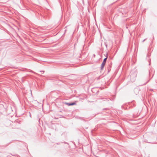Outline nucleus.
Masks as SVG:
<instances>
[{
	"instance_id": "f257e3e1",
	"label": "nucleus",
	"mask_w": 157,
	"mask_h": 157,
	"mask_svg": "<svg viewBox=\"0 0 157 157\" xmlns=\"http://www.w3.org/2000/svg\"><path fill=\"white\" fill-rule=\"evenodd\" d=\"M107 59V57H106V58H105L104 59V60L101 65V69H103V68L104 67L105 64V63H106V59Z\"/></svg>"
},
{
	"instance_id": "f03ea898",
	"label": "nucleus",
	"mask_w": 157,
	"mask_h": 157,
	"mask_svg": "<svg viewBox=\"0 0 157 157\" xmlns=\"http://www.w3.org/2000/svg\"><path fill=\"white\" fill-rule=\"evenodd\" d=\"M75 103H71V105H75Z\"/></svg>"
},
{
	"instance_id": "7ed1b4c3",
	"label": "nucleus",
	"mask_w": 157,
	"mask_h": 157,
	"mask_svg": "<svg viewBox=\"0 0 157 157\" xmlns=\"http://www.w3.org/2000/svg\"><path fill=\"white\" fill-rule=\"evenodd\" d=\"M68 105H71V103H66Z\"/></svg>"
}]
</instances>
